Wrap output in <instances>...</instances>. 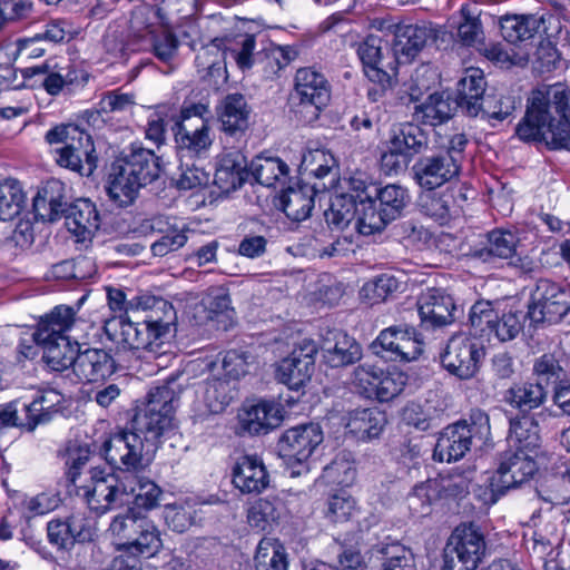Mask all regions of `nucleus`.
<instances>
[{
    "label": "nucleus",
    "mask_w": 570,
    "mask_h": 570,
    "mask_svg": "<svg viewBox=\"0 0 570 570\" xmlns=\"http://www.w3.org/2000/svg\"><path fill=\"white\" fill-rule=\"evenodd\" d=\"M402 285L403 283L394 275L382 274L370 279L362 286L360 297L371 305L380 304L400 292Z\"/></svg>",
    "instance_id": "nucleus-53"
},
{
    "label": "nucleus",
    "mask_w": 570,
    "mask_h": 570,
    "mask_svg": "<svg viewBox=\"0 0 570 570\" xmlns=\"http://www.w3.org/2000/svg\"><path fill=\"white\" fill-rule=\"evenodd\" d=\"M32 207L36 218L42 222L52 223L65 217L68 202L63 183L48 180L35 196Z\"/></svg>",
    "instance_id": "nucleus-31"
},
{
    "label": "nucleus",
    "mask_w": 570,
    "mask_h": 570,
    "mask_svg": "<svg viewBox=\"0 0 570 570\" xmlns=\"http://www.w3.org/2000/svg\"><path fill=\"white\" fill-rule=\"evenodd\" d=\"M75 311L72 307L60 305L42 317L33 333L35 342H48L58 340L59 336H69L75 324Z\"/></svg>",
    "instance_id": "nucleus-42"
},
{
    "label": "nucleus",
    "mask_w": 570,
    "mask_h": 570,
    "mask_svg": "<svg viewBox=\"0 0 570 570\" xmlns=\"http://www.w3.org/2000/svg\"><path fill=\"white\" fill-rule=\"evenodd\" d=\"M321 338L323 356L332 367L350 365L362 356L361 346L342 330L326 328Z\"/></svg>",
    "instance_id": "nucleus-26"
},
{
    "label": "nucleus",
    "mask_w": 570,
    "mask_h": 570,
    "mask_svg": "<svg viewBox=\"0 0 570 570\" xmlns=\"http://www.w3.org/2000/svg\"><path fill=\"white\" fill-rule=\"evenodd\" d=\"M129 170H132L135 179L141 183L142 187L155 181L161 173L160 158L154 150L132 144L127 151L120 156Z\"/></svg>",
    "instance_id": "nucleus-34"
},
{
    "label": "nucleus",
    "mask_w": 570,
    "mask_h": 570,
    "mask_svg": "<svg viewBox=\"0 0 570 570\" xmlns=\"http://www.w3.org/2000/svg\"><path fill=\"white\" fill-rule=\"evenodd\" d=\"M109 531L117 540L119 550L131 554L151 557L163 548L160 531L148 515L137 509L128 508L114 518Z\"/></svg>",
    "instance_id": "nucleus-5"
},
{
    "label": "nucleus",
    "mask_w": 570,
    "mask_h": 570,
    "mask_svg": "<svg viewBox=\"0 0 570 570\" xmlns=\"http://www.w3.org/2000/svg\"><path fill=\"white\" fill-rule=\"evenodd\" d=\"M63 401L65 397L59 391L42 390L31 403L23 405L26 422H21L20 425L33 431L37 425L50 421L52 413L58 412Z\"/></svg>",
    "instance_id": "nucleus-40"
},
{
    "label": "nucleus",
    "mask_w": 570,
    "mask_h": 570,
    "mask_svg": "<svg viewBox=\"0 0 570 570\" xmlns=\"http://www.w3.org/2000/svg\"><path fill=\"white\" fill-rule=\"evenodd\" d=\"M204 401L212 413H220L230 403V384L222 379L208 380L205 387Z\"/></svg>",
    "instance_id": "nucleus-63"
},
{
    "label": "nucleus",
    "mask_w": 570,
    "mask_h": 570,
    "mask_svg": "<svg viewBox=\"0 0 570 570\" xmlns=\"http://www.w3.org/2000/svg\"><path fill=\"white\" fill-rule=\"evenodd\" d=\"M538 470L537 462L531 453L509 449L500 454L497 472L490 479V490L493 501L529 481Z\"/></svg>",
    "instance_id": "nucleus-13"
},
{
    "label": "nucleus",
    "mask_w": 570,
    "mask_h": 570,
    "mask_svg": "<svg viewBox=\"0 0 570 570\" xmlns=\"http://www.w3.org/2000/svg\"><path fill=\"white\" fill-rule=\"evenodd\" d=\"M234 487L244 494H258L269 485V474L256 455L240 456L232 472Z\"/></svg>",
    "instance_id": "nucleus-27"
},
{
    "label": "nucleus",
    "mask_w": 570,
    "mask_h": 570,
    "mask_svg": "<svg viewBox=\"0 0 570 570\" xmlns=\"http://www.w3.org/2000/svg\"><path fill=\"white\" fill-rule=\"evenodd\" d=\"M392 55L395 66L411 62L436 37V30L429 26L397 23L394 26Z\"/></svg>",
    "instance_id": "nucleus-22"
},
{
    "label": "nucleus",
    "mask_w": 570,
    "mask_h": 570,
    "mask_svg": "<svg viewBox=\"0 0 570 570\" xmlns=\"http://www.w3.org/2000/svg\"><path fill=\"white\" fill-rule=\"evenodd\" d=\"M116 371L112 356L101 348H87L78 352L73 368L75 375L82 382L99 383Z\"/></svg>",
    "instance_id": "nucleus-30"
},
{
    "label": "nucleus",
    "mask_w": 570,
    "mask_h": 570,
    "mask_svg": "<svg viewBox=\"0 0 570 570\" xmlns=\"http://www.w3.org/2000/svg\"><path fill=\"white\" fill-rule=\"evenodd\" d=\"M424 343L414 326L392 325L381 331L372 344L374 353L389 361L411 362L422 354Z\"/></svg>",
    "instance_id": "nucleus-12"
},
{
    "label": "nucleus",
    "mask_w": 570,
    "mask_h": 570,
    "mask_svg": "<svg viewBox=\"0 0 570 570\" xmlns=\"http://www.w3.org/2000/svg\"><path fill=\"white\" fill-rule=\"evenodd\" d=\"M538 414H520L510 419L509 443L515 450L528 453L534 452L541 444Z\"/></svg>",
    "instance_id": "nucleus-39"
},
{
    "label": "nucleus",
    "mask_w": 570,
    "mask_h": 570,
    "mask_svg": "<svg viewBox=\"0 0 570 570\" xmlns=\"http://www.w3.org/2000/svg\"><path fill=\"white\" fill-rule=\"evenodd\" d=\"M521 105L520 96L508 90H492L487 92L480 101L479 117L494 122H501L510 117L518 106Z\"/></svg>",
    "instance_id": "nucleus-43"
},
{
    "label": "nucleus",
    "mask_w": 570,
    "mask_h": 570,
    "mask_svg": "<svg viewBox=\"0 0 570 570\" xmlns=\"http://www.w3.org/2000/svg\"><path fill=\"white\" fill-rule=\"evenodd\" d=\"M129 170H132L135 179L141 183L142 187L155 181L161 173L160 158L154 150L132 144L127 151L120 156Z\"/></svg>",
    "instance_id": "nucleus-33"
},
{
    "label": "nucleus",
    "mask_w": 570,
    "mask_h": 570,
    "mask_svg": "<svg viewBox=\"0 0 570 570\" xmlns=\"http://www.w3.org/2000/svg\"><path fill=\"white\" fill-rule=\"evenodd\" d=\"M385 556L383 570H415L414 558L410 550L399 543L380 549Z\"/></svg>",
    "instance_id": "nucleus-64"
},
{
    "label": "nucleus",
    "mask_w": 570,
    "mask_h": 570,
    "mask_svg": "<svg viewBox=\"0 0 570 570\" xmlns=\"http://www.w3.org/2000/svg\"><path fill=\"white\" fill-rule=\"evenodd\" d=\"M542 22L535 14L505 16L500 21L501 35L510 43L527 41L534 37Z\"/></svg>",
    "instance_id": "nucleus-51"
},
{
    "label": "nucleus",
    "mask_w": 570,
    "mask_h": 570,
    "mask_svg": "<svg viewBox=\"0 0 570 570\" xmlns=\"http://www.w3.org/2000/svg\"><path fill=\"white\" fill-rule=\"evenodd\" d=\"M374 191L383 216L392 222L399 218L409 202L406 189L400 185L390 184L382 188L374 187Z\"/></svg>",
    "instance_id": "nucleus-55"
},
{
    "label": "nucleus",
    "mask_w": 570,
    "mask_h": 570,
    "mask_svg": "<svg viewBox=\"0 0 570 570\" xmlns=\"http://www.w3.org/2000/svg\"><path fill=\"white\" fill-rule=\"evenodd\" d=\"M252 108L242 94L225 96L216 107V115L226 144L245 142Z\"/></svg>",
    "instance_id": "nucleus-16"
},
{
    "label": "nucleus",
    "mask_w": 570,
    "mask_h": 570,
    "mask_svg": "<svg viewBox=\"0 0 570 570\" xmlns=\"http://www.w3.org/2000/svg\"><path fill=\"white\" fill-rule=\"evenodd\" d=\"M179 392L177 380L169 379L149 391L147 403L132 417L130 428L146 443L148 452L155 453L164 434L173 428Z\"/></svg>",
    "instance_id": "nucleus-3"
},
{
    "label": "nucleus",
    "mask_w": 570,
    "mask_h": 570,
    "mask_svg": "<svg viewBox=\"0 0 570 570\" xmlns=\"http://www.w3.org/2000/svg\"><path fill=\"white\" fill-rule=\"evenodd\" d=\"M132 170H129L120 157L110 165L107 176L106 191L117 206L127 207L134 203L141 183L135 179Z\"/></svg>",
    "instance_id": "nucleus-29"
},
{
    "label": "nucleus",
    "mask_w": 570,
    "mask_h": 570,
    "mask_svg": "<svg viewBox=\"0 0 570 570\" xmlns=\"http://www.w3.org/2000/svg\"><path fill=\"white\" fill-rule=\"evenodd\" d=\"M390 144L392 150L409 157L424 151L429 137L420 126L405 122L393 130Z\"/></svg>",
    "instance_id": "nucleus-45"
},
{
    "label": "nucleus",
    "mask_w": 570,
    "mask_h": 570,
    "mask_svg": "<svg viewBox=\"0 0 570 570\" xmlns=\"http://www.w3.org/2000/svg\"><path fill=\"white\" fill-rule=\"evenodd\" d=\"M180 159L178 171L173 180L178 189L189 190L206 186L209 181V174L196 164V160Z\"/></svg>",
    "instance_id": "nucleus-61"
},
{
    "label": "nucleus",
    "mask_w": 570,
    "mask_h": 570,
    "mask_svg": "<svg viewBox=\"0 0 570 570\" xmlns=\"http://www.w3.org/2000/svg\"><path fill=\"white\" fill-rule=\"evenodd\" d=\"M100 453L115 469L128 474L138 473L145 468L154 452H148L146 443L130 428L120 430L107 438Z\"/></svg>",
    "instance_id": "nucleus-7"
},
{
    "label": "nucleus",
    "mask_w": 570,
    "mask_h": 570,
    "mask_svg": "<svg viewBox=\"0 0 570 570\" xmlns=\"http://www.w3.org/2000/svg\"><path fill=\"white\" fill-rule=\"evenodd\" d=\"M322 428L317 423L302 424L286 430L278 440L281 458L292 470L291 475H301L307 470L306 461L323 442Z\"/></svg>",
    "instance_id": "nucleus-9"
},
{
    "label": "nucleus",
    "mask_w": 570,
    "mask_h": 570,
    "mask_svg": "<svg viewBox=\"0 0 570 570\" xmlns=\"http://www.w3.org/2000/svg\"><path fill=\"white\" fill-rule=\"evenodd\" d=\"M487 553L484 534L474 525H458L444 548L443 570H476Z\"/></svg>",
    "instance_id": "nucleus-6"
},
{
    "label": "nucleus",
    "mask_w": 570,
    "mask_h": 570,
    "mask_svg": "<svg viewBox=\"0 0 570 570\" xmlns=\"http://www.w3.org/2000/svg\"><path fill=\"white\" fill-rule=\"evenodd\" d=\"M387 423L386 415L377 407L355 409L347 413L345 428L357 440L370 441L383 432Z\"/></svg>",
    "instance_id": "nucleus-35"
},
{
    "label": "nucleus",
    "mask_w": 570,
    "mask_h": 570,
    "mask_svg": "<svg viewBox=\"0 0 570 570\" xmlns=\"http://www.w3.org/2000/svg\"><path fill=\"white\" fill-rule=\"evenodd\" d=\"M366 77L382 89L392 87L397 70L395 59L386 43L375 35H370L357 48Z\"/></svg>",
    "instance_id": "nucleus-15"
},
{
    "label": "nucleus",
    "mask_w": 570,
    "mask_h": 570,
    "mask_svg": "<svg viewBox=\"0 0 570 570\" xmlns=\"http://www.w3.org/2000/svg\"><path fill=\"white\" fill-rule=\"evenodd\" d=\"M570 313V288L540 278L531 292L528 316L534 324H557Z\"/></svg>",
    "instance_id": "nucleus-8"
},
{
    "label": "nucleus",
    "mask_w": 570,
    "mask_h": 570,
    "mask_svg": "<svg viewBox=\"0 0 570 570\" xmlns=\"http://www.w3.org/2000/svg\"><path fill=\"white\" fill-rule=\"evenodd\" d=\"M43 347V360L53 371H63L75 368L76 358L78 357L79 345L71 342L69 336H59L58 340H49L48 342H36Z\"/></svg>",
    "instance_id": "nucleus-44"
},
{
    "label": "nucleus",
    "mask_w": 570,
    "mask_h": 570,
    "mask_svg": "<svg viewBox=\"0 0 570 570\" xmlns=\"http://www.w3.org/2000/svg\"><path fill=\"white\" fill-rule=\"evenodd\" d=\"M570 91L562 83L531 92L527 111L515 128L523 141H542L552 149H570Z\"/></svg>",
    "instance_id": "nucleus-1"
},
{
    "label": "nucleus",
    "mask_w": 570,
    "mask_h": 570,
    "mask_svg": "<svg viewBox=\"0 0 570 570\" xmlns=\"http://www.w3.org/2000/svg\"><path fill=\"white\" fill-rule=\"evenodd\" d=\"M137 474L131 473L126 476L128 494L134 495V505L130 508L142 512L153 510L159 504L161 489L155 482L139 478Z\"/></svg>",
    "instance_id": "nucleus-52"
},
{
    "label": "nucleus",
    "mask_w": 570,
    "mask_h": 570,
    "mask_svg": "<svg viewBox=\"0 0 570 570\" xmlns=\"http://www.w3.org/2000/svg\"><path fill=\"white\" fill-rule=\"evenodd\" d=\"M295 96L302 109L311 115L309 120L317 119L331 99V86L323 73L313 68H301L295 75Z\"/></svg>",
    "instance_id": "nucleus-17"
},
{
    "label": "nucleus",
    "mask_w": 570,
    "mask_h": 570,
    "mask_svg": "<svg viewBox=\"0 0 570 570\" xmlns=\"http://www.w3.org/2000/svg\"><path fill=\"white\" fill-rule=\"evenodd\" d=\"M458 108L455 101L445 94H432L415 107V117L425 125L438 126L448 121Z\"/></svg>",
    "instance_id": "nucleus-47"
},
{
    "label": "nucleus",
    "mask_w": 570,
    "mask_h": 570,
    "mask_svg": "<svg viewBox=\"0 0 570 570\" xmlns=\"http://www.w3.org/2000/svg\"><path fill=\"white\" fill-rule=\"evenodd\" d=\"M421 325L439 328L454 322L458 312L453 297L442 288H426L417 298Z\"/></svg>",
    "instance_id": "nucleus-21"
},
{
    "label": "nucleus",
    "mask_w": 570,
    "mask_h": 570,
    "mask_svg": "<svg viewBox=\"0 0 570 570\" xmlns=\"http://www.w3.org/2000/svg\"><path fill=\"white\" fill-rule=\"evenodd\" d=\"M248 173L258 184L274 187L286 181L289 167L278 157L257 156L248 165Z\"/></svg>",
    "instance_id": "nucleus-48"
},
{
    "label": "nucleus",
    "mask_w": 570,
    "mask_h": 570,
    "mask_svg": "<svg viewBox=\"0 0 570 570\" xmlns=\"http://www.w3.org/2000/svg\"><path fill=\"white\" fill-rule=\"evenodd\" d=\"M255 47L256 40L253 35L244 36L236 43V48L232 50V56L239 69L245 71L256 63H265L264 71L266 73H275L283 68L278 57L265 51H255Z\"/></svg>",
    "instance_id": "nucleus-41"
},
{
    "label": "nucleus",
    "mask_w": 570,
    "mask_h": 570,
    "mask_svg": "<svg viewBox=\"0 0 570 570\" xmlns=\"http://www.w3.org/2000/svg\"><path fill=\"white\" fill-rule=\"evenodd\" d=\"M26 204V195L17 180L0 183V220H11Z\"/></svg>",
    "instance_id": "nucleus-60"
},
{
    "label": "nucleus",
    "mask_w": 570,
    "mask_h": 570,
    "mask_svg": "<svg viewBox=\"0 0 570 570\" xmlns=\"http://www.w3.org/2000/svg\"><path fill=\"white\" fill-rule=\"evenodd\" d=\"M254 560L256 570H287L284 547L269 539L259 541Z\"/></svg>",
    "instance_id": "nucleus-58"
},
{
    "label": "nucleus",
    "mask_w": 570,
    "mask_h": 570,
    "mask_svg": "<svg viewBox=\"0 0 570 570\" xmlns=\"http://www.w3.org/2000/svg\"><path fill=\"white\" fill-rule=\"evenodd\" d=\"M491 440L489 415L474 409L469 417L448 425L439 435L433 458L441 462L461 460L473 446L482 449Z\"/></svg>",
    "instance_id": "nucleus-4"
},
{
    "label": "nucleus",
    "mask_w": 570,
    "mask_h": 570,
    "mask_svg": "<svg viewBox=\"0 0 570 570\" xmlns=\"http://www.w3.org/2000/svg\"><path fill=\"white\" fill-rule=\"evenodd\" d=\"M461 168L441 150L420 157L412 167L413 179L422 189H438L456 179Z\"/></svg>",
    "instance_id": "nucleus-18"
},
{
    "label": "nucleus",
    "mask_w": 570,
    "mask_h": 570,
    "mask_svg": "<svg viewBox=\"0 0 570 570\" xmlns=\"http://www.w3.org/2000/svg\"><path fill=\"white\" fill-rule=\"evenodd\" d=\"M283 502L277 497L257 500L248 510L247 519L252 527L265 530L267 524L276 522L282 514Z\"/></svg>",
    "instance_id": "nucleus-59"
},
{
    "label": "nucleus",
    "mask_w": 570,
    "mask_h": 570,
    "mask_svg": "<svg viewBox=\"0 0 570 570\" xmlns=\"http://www.w3.org/2000/svg\"><path fill=\"white\" fill-rule=\"evenodd\" d=\"M202 305L207 312V318L224 323L225 328L233 323L235 311L229 294L223 288L209 289L202 299Z\"/></svg>",
    "instance_id": "nucleus-56"
},
{
    "label": "nucleus",
    "mask_w": 570,
    "mask_h": 570,
    "mask_svg": "<svg viewBox=\"0 0 570 570\" xmlns=\"http://www.w3.org/2000/svg\"><path fill=\"white\" fill-rule=\"evenodd\" d=\"M357 200L352 194H337L331 198L330 207L324 212L327 226L332 230L343 232L356 220Z\"/></svg>",
    "instance_id": "nucleus-46"
},
{
    "label": "nucleus",
    "mask_w": 570,
    "mask_h": 570,
    "mask_svg": "<svg viewBox=\"0 0 570 570\" xmlns=\"http://www.w3.org/2000/svg\"><path fill=\"white\" fill-rule=\"evenodd\" d=\"M548 397L544 385L535 382L514 383L503 393V401L520 414H530L531 411L543 405Z\"/></svg>",
    "instance_id": "nucleus-38"
},
{
    "label": "nucleus",
    "mask_w": 570,
    "mask_h": 570,
    "mask_svg": "<svg viewBox=\"0 0 570 570\" xmlns=\"http://www.w3.org/2000/svg\"><path fill=\"white\" fill-rule=\"evenodd\" d=\"M21 72L24 78H32L38 75L43 76L42 86L51 96H56L62 89L72 86L78 79L77 71L71 67L59 68L58 71H52L48 63L27 67Z\"/></svg>",
    "instance_id": "nucleus-50"
},
{
    "label": "nucleus",
    "mask_w": 570,
    "mask_h": 570,
    "mask_svg": "<svg viewBox=\"0 0 570 570\" xmlns=\"http://www.w3.org/2000/svg\"><path fill=\"white\" fill-rule=\"evenodd\" d=\"M567 358L562 352L544 353L533 360L532 374L537 382L542 385L566 382Z\"/></svg>",
    "instance_id": "nucleus-49"
},
{
    "label": "nucleus",
    "mask_w": 570,
    "mask_h": 570,
    "mask_svg": "<svg viewBox=\"0 0 570 570\" xmlns=\"http://www.w3.org/2000/svg\"><path fill=\"white\" fill-rule=\"evenodd\" d=\"M57 151V163L61 167L86 176L91 175L96 168L95 157L91 155L95 151L91 137L73 124H70L65 146Z\"/></svg>",
    "instance_id": "nucleus-19"
},
{
    "label": "nucleus",
    "mask_w": 570,
    "mask_h": 570,
    "mask_svg": "<svg viewBox=\"0 0 570 570\" xmlns=\"http://www.w3.org/2000/svg\"><path fill=\"white\" fill-rule=\"evenodd\" d=\"M283 406L275 401L246 402L238 413L239 428L248 434H266L283 421Z\"/></svg>",
    "instance_id": "nucleus-23"
},
{
    "label": "nucleus",
    "mask_w": 570,
    "mask_h": 570,
    "mask_svg": "<svg viewBox=\"0 0 570 570\" xmlns=\"http://www.w3.org/2000/svg\"><path fill=\"white\" fill-rule=\"evenodd\" d=\"M485 79L483 72L478 68H470L458 83V108L470 117H479L480 101L485 92Z\"/></svg>",
    "instance_id": "nucleus-36"
},
{
    "label": "nucleus",
    "mask_w": 570,
    "mask_h": 570,
    "mask_svg": "<svg viewBox=\"0 0 570 570\" xmlns=\"http://www.w3.org/2000/svg\"><path fill=\"white\" fill-rule=\"evenodd\" d=\"M311 361H301L291 355L279 362L276 367V379L292 390H298L311 379Z\"/></svg>",
    "instance_id": "nucleus-54"
},
{
    "label": "nucleus",
    "mask_w": 570,
    "mask_h": 570,
    "mask_svg": "<svg viewBox=\"0 0 570 570\" xmlns=\"http://www.w3.org/2000/svg\"><path fill=\"white\" fill-rule=\"evenodd\" d=\"M519 238L510 230L495 229L488 234V242L483 248L475 249L473 255L489 262L491 258L508 259L509 265L521 273H532L537 265L529 256H521L517 252Z\"/></svg>",
    "instance_id": "nucleus-20"
},
{
    "label": "nucleus",
    "mask_w": 570,
    "mask_h": 570,
    "mask_svg": "<svg viewBox=\"0 0 570 570\" xmlns=\"http://www.w3.org/2000/svg\"><path fill=\"white\" fill-rule=\"evenodd\" d=\"M175 142L179 159L206 157L212 145V129L207 121L200 120V124L191 125L176 122Z\"/></svg>",
    "instance_id": "nucleus-25"
},
{
    "label": "nucleus",
    "mask_w": 570,
    "mask_h": 570,
    "mask_svg": "<svg viewBox=\"0 0 570 570\" xmlns=\"http://www.w3.org/2000/svg\"><path fill=\"white\" fill-rule=\"evenodd\" d=\"M484 348L465 334L453 335L441 355L444 368L461 380L473 377L484 357Z\"/></svg>",
    "instance_id": "nucleus-14"
},
{
    "label": "nucleus",
    "mask_w": 570,
    "mask_h": 570,
    "mask_svg": "<svg viewBox=\"0 0 570 570\" xmlns=\"http://www.w3.org/2000/svg\"><path fill=\"white\" fill-rule=\"evenodd\" d=\"M458 197L462 202L466 199L462 193H459L456 196L452 188L440 191H436V189H423L419 196V209L424 216L440 225H445L462 212V205L459 203Z\"/></svg>",
    "instance_id": "nucleus-24"
},
{
    "label": "nucleus",
    "mask_w": 570,
    "mask_h": 570,
    "mask_svg": "<svg viewBox=\"0 0 570 570\" xmlns=\"http://www.w3.org/2000/svg\"><path fill=\"white\" fill-rule=\"evenodd\" d=\"M75 488L77 495L82 497L97 513H105L128 494V484L124 480L97 468L88 471V478L85 476Z\"/></svg>",
    "instance_id": "nucleus-10"
},
{
    "label": "nucleus",
    "mask_w": 570,
    "mask_h": 570,
    "mask_svg": "<svg viewBox=\"0 0 570 570\" xmlns=\"http://www.w3.org/2000/svg\"><path fill=\"white\" fill-rule=\"evenodd\" d=\"M248 176L247 160L239 148L233 146L229 151L219 156L214 183L223 193H230L242 187Z\"/></svg>",
    "instance_id": "nucleus-28"
},
{
    "label": "nucleus",
    "mask_w": 570,
    "mask_h": 570,
    "mask_svg": "<svg viewBox=\"0 0 570 570\" xmlns=\"http://www.w3.org/2000/svg\"><path fill=\"white\" fill-rule=\"evenodd\" d=\"M47 534L49 542L58 550L69 551L75 546L78 532L69 518L48 522Z\"/></svg>",
    "instance_id": "nucleus-62"
},
{
    "label": "nucleus",
    "mask_w": 570,
    "mask_h": 570,
    "mask_svg": "<svg viewBox=\"0 0 570 570\" xmlns=\"http://www.w3.org/2000/svg\"><path fill=\"white\" fill-rule=\"evenodd\" d=\"M65 219L68 230L82 239L92 236L100 226V217L96 205L83 198L68 204Z\"/></svg>",
    "instance_id": "nucleus-37"
},
{
    "label": "nucleus",
    "mask_w": 570,
    "mask_h": 570,
    "mask_svg": "<svg viewBox=\"0 0 570 570\" xmlns=\"http://www.w3.org/2000/svg\"><path fill=\"white\" fill-rule=\"evenodd\" d=\"M137 307L163 312L164 317L147 315L142 322H132L119 316L108 320L104 328L119 352H131L137 358H146L147 354L156 353L155 347H159V341L169 333L176 314L169 302L155 296L139 297Z\"/></svg>",
    "instance_id": "nucleus-2"
},
{
    "label": "nucleus",
    "mask_w": 570,
    "mask_h": 570,
    "mask_svg": "<svg viewBox=\"0 0 570 570\" xmlns=\"http://www.w3.org/2000/svg\"><path fill=\"white\" fill-rule=\"evenodd\" d=\"M317 193L318 187L308 183L288 186L279 196V207L289 219L305 220L311 216Z\"/></svg>",
    "instance_id": "nucleus-32"
},
{
    "label": "nucleus",
    "mask_w": 570,
    "mask_h": 570,
    "mask_svg": "<svg viewBox=\"0 0 570 570\" xmlns=\"http://www.w3.org/2000/svg\"><path fill=\"white\" fill-rule=\"evenodd\" d=\"M528 313L509 311L498 316L490 302H476L470 309L469 321L475 334L494 333L500 342H510L523 331Z\"/></svg>",
    "instance_id": "nucleus-11"
},
{
    "label": "nucleus",
    "mask_w": 570,
    "mask_h": 570,
    "mask_svg": "<svg viewBox=\"0 0 570 570\" xmlns=\"http://www.w3.org/2000/svg\"><path fill=\"white\" fill-rule=\"evenodd\" d=\"M362 208H358L354 229L364 236L381 233L392 220L383 216V212L375 206V200L361 199Z\"/></svg>",
    "instance_id": "nucleus-57"
}]
</instances>
